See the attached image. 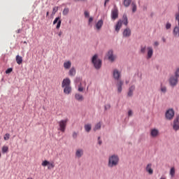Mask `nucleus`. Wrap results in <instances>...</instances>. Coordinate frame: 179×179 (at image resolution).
Listing matches in <instances>:
<instances>
[{"label":"nucleus","mask_w":179,"mask_h":179,"mask_svg":"<svg viewBox=\"0 0 179 179\" xmlns=\"http://www.w3.org/2000/svg\"><path fill=\"white\" fill-rule=\"evenodd\" d=\"M103 20H99L96 24V27L97 30H100L101 27H103Z\"/></svg>","instance_id":"nucleus-21"},{"label":"nucleus","mask_w":179,"mask_h":179,"mask_svg":"<svg viewBox=\"0 0 179 179\" xmlns=\"http://www.w3.org/2000/svg\"><path fill=\"white\" fill-rule=\"evenodd\" d=\"M75 99L78 101H83V100H84L83 96L80 94H76Z\"/></svg>","instance_id":"nucleus-24"},{"label":"nucleus","mask_w":179,"mask_h":179,"mask_svg":"<svg viewBox=\"0 0 179 179\" xmlns=\"http://www.w3.org/2000/svg\"><path fill=\"white\" fill-rule=\"evenodd\" d=\"M173 36L179 37V26H176L173 29Z\"/></svg>","instance_id":"nucleus-22"},{"label":"nucleus","mask_w":179,"mask_h":179,"mask_svg":"<svg viewBox=\"0 0 179 179\" xmlns=\"http://www.w3.org/2000/svg\"><path fill=\"white\" fill-rule=\"evenodd\" d=\"M175 20H176V22H178L179 27V12L175 14Z\"/></svg>","instance_id":"nucleus-33"},{"label":"nucleus","mask_w":179,"mask_h":179,"mask_svg":"<svg viewBox=\"0 0 179 179\" xmlns=\"http://www.w3.org/2000/svg\"><path fill=\"white\" fill-rule=\"evenodd\" d=\"M162 41H163L164 43H166V38H165L164 37H162Z\"/></svg>","instance_id":"nucleus-54"},{"label":"nucleus","mask_w":179,"mask_h":179,"mask_svg":"<svg viewBox=\"0 0 179 179\" xmlns=\"http://www.w3.org/2000/svg\"><path fill=\"white\" fill-rule=\"evenodd\" d=\"M140 52L141 54H145L146 52V46H141Z\"/></svg>","instance_id":"nucleus-32"},{"label":"nucleus","mask_w":179,"mask_h":179,"mask_svg":"<svg viewBox=\"0 0 179 179\" xmlns=\"http://www.w3.org/2000/svg\"><path fill=\"white\" fill-rule=\"evenodd\" d=\"M69 85H71V80L68 79V93H69L71 90V86H69Z\"/></svg>","instance_id":"nucleus-37"},{"label":"nucleus","mask_w":179,"mask_h":179,"mask_svg":"<svg viewBox=\"0 0 179 179\" xmlns=\"http://www.w3.org/2000/svg\"><path fill=\"white\" fill-rule=\"evenodd\" d=\"M120 163V157L117 155H113L109 157L108 162V167L113 169V167H117V165Z\"/></svg>","instance_id":"nucleus-3"},{"label":"nucleus","mask_w":179,"mask_h":179,"mask_svg":"<svg viewBox=\"0 0 179 179\" xmlns=\"http://www.w3.org/2000/svg\"><path fill=\"white\" fill-rule=\"evenodd\" d=\"M41 166H43V167L48 166V170H51V169H54V167H55V164H54V162H50L48 160L43 161Z\"/></svg>","instance_id":"nucleus-5"},{"label":"nucleus","mask_w":179,"mask_h":179,"mask_svg":"<svg viewBox=\"0 0 179 179\" xmlns=\"http://www.w3.org/2000/svg\"><path fill=\"white\" fill-rule=\"evenodd\" d=\"M154 45H155L156 47H157V45H159V42L156 41L154 43Z\"/></svg>","instance_id":"nucleus-51"},{"label":"nucleus","mask_w":179,"mask_h":179,"mask_svg":"<svg viewBox=\"0 0 179 179\" xmlns=\"http://www.w3.org/2000/svg\"><path fill=\"white\" fill-rule=\"evenodd\" d=\"M161 92L166 93V92H167V87H166V86H161Z\"/></svg>","instance_id":"nucleus-34"},{"label":"nucleus","mask_w":179,"mask_h":179,"mask_svg":"<svg viewBox=\"0 0 179 179\" xmlns=\"http://www.w3.org/2000/svg\"><path fill=\"white\" fill-rule=\"evenodd\" d=\"M64 66L65 69H68V62H64Z\"/></svg>","instance_id":"nucleus-46"},{"label":"nucleus","mask_w":179,"mask_h":179,"mask_svg":"<svg viewBox=\"0 0 179 179\" xmlns=\"http://www.w3.org/2000/svg\"><path fill=\"white\" fill-rule=\"evenodd\" d=\"M24 44H27V42H26V41H24Z\"/></svg>","instance_id":"nucleus-60"},{"label":"nucleus","mask_w":179,"mask_h":179,"mask_svg":"<svg viewBox=\"0 0 179 179\" xmlns=\"http://www.w3.org/2000/svg\"><path fill=\"white\" fill-rule=\"evenodd\" d=\"M122 22L124 26H128V16L127 14H123Z\"/></svg>","instance_id":"nucleus-19"},{"label":"nucleus","mask_w":179,"mask_h":179,"mask_svg":"<svg viewBox=\"0 0 179 179\" xmlns=\"http://www.w3.org/2000/svg\"><path fill=\"white\" fill-rule=\"evenodd\" d=\"M84 128L87 132H90V131H92V124H85Z\"/></svg>","instance_id":"nucleus-28"},{"label":"nucleus","mask_w":179,"mask_h":179,"mask_svg":"<svg viewBox=\"0 0 179 179\" xmlns=\"http://www.w3.org/2000/svg\"><path fill=\"white\" fill-rule=\"evenodd\" d=\"M59 36H61V34H59Z\"/></svg>","instance_id":"nucleus-62"},{"label":"nucleus","mask_w":179,"mask_h":179,"mask_svg":"<svg viewBox=\"0 0 179 179\" xmlns=\"http://www.w3.org/2000/svg\"><path fill=\"white\" fill-rule=\"evenodd\" d=\"M110 0H105V2H104V6H107V2H109Z\"/></svg>","instance_id":"nucleus-49"},{"label":"nucleus","mask_w":179,"mask_h":179,"mask_svg":"<svg viewBox=\"0 0 179 179\" xmlns=\"http://www.w3.org/2000/svg\"><path fill=\"white\" fill-rule=\"evenodd\" d=\"M110 108H111V105L110 104L105 105L104 106L105 111H107V110H110Z\"/></svg>","instance_id":"nucleus-38"},{"label":"nucleus","mask_w":179,"mask_h":179,"mask_svg":"<svg viewBox=\"0 0 179 179\" xmlns=\"http://www.w3.org/2000/svg\"><path fill=\"white\" fill-rule=\"evenodd\" d=\"M1 150L3 153H6L9 150V148L8 146H3Z\"/></svg>","instance_id":"nucleus-31"},{"label":"nucleus","mask_w":179,"mask_h":179,"mask_svg":"<svg viewBox=\"0 0 179 179\" xmlns=\"http://www.w3.org/2000/svg\"><path fill=\"white\" fill-rule=\"evenodd\" d=\"M94 131L96 132V131H99L101 129V122H98L96 124H95V127H94Z\"/></svg>","instance_id":"nucleus-25"},{"label":"nucleus","mask_w":179,"mask_h":179,"mask_svg":"<svg viewBox=\"0 0 179 179\" xmlns=\"http://www.w3.org/2000/svg\"><path fill=\"white\" fill-rule=\"evenodd\" d=\"M130 36H131V29L127 27L123 31V37H130Z\"/></svg>","instance_id":"nucleus-17"},{"label":"nucleus","mask_w":179,"mask_h":179,"mask_svg":"<svg viewBox=\"0 0 179 179\" xmlns=\"http://www.w3.org/2000/svg\"><path fill=\"white\" fill-rule=\"evenodd\" d=\"M59 131L65 132V128H66V120H62L59 122Z\"/></svg>","instance_id":"nucleus-11"},{"label":"nucleus","mask_w":179,"mask_h":179,"mask_svg":"<svg viewBox=\"0 0 179 179\" xmlns=\"http://www.w3.org/2000/svg\"><path fill=\"white\" fill-rule=\"evenodd\" d=\"M91 63L92 64L94 68L99 71V69H101L103 65V61L101 59H99V55L95 54L92 56L91 59Z\"/></svg>","instance_id":"nucleus-2"},{"label":"nucleus","mask_w":179,"mask_h":179,"mask_svg":"<svg viewBox=\"0 0 179 179\" xmlns=\"http://www.w3.org/2000/svg\"><path fill=\"white\" fill-rule=\"evenodd\" d=\"M78 92H83V87H82V83H80V85L78 86Z\"/></svg>","instance_id":"nucleus-40"},{"label":"nucleus","mask_w":179,"mask_h":179,"mask_svg":"<svg viewBox=\"0 0 179 179\" xmlns=\"http://www.w3.org/2000/svg\"><path fill=\"white\" fill-rule=\"evenodd\" d=\"M111 19L112 20H116V19H118V8L115 6L111 11Z\"/></svg>","instance_id":"nucleus-8"},{"label":"nucleus","mask_w":179,"mask_h":179,"mask_svg":"<svg viewBox=\"0 0 179 179\" xmlns=\"http://www.w3.org/2000/svg\"><path fill=\"white\" fill-rule=\"evenodd\" d=\"M73 138H74V139H76V138H78V133L73 132Z\"/></svg>","instance_id":"nucleus-45"},{"label":"nucleus","mask_w":179,"mask_h":179,"mask_svg":"<svg viewBox=\"0 0 179 179\" xmlns=\"http://www.w3.org/2000/svg\"><path fill=\"white\" fill-rule=\"evenodd\" d=\"M150 136L152 138H156L157 136H159V130L157 129H151Z\"/></svg>","instance_id":"nucleus-16"},{"label":"nucleus","mask_w":179,"mask_h":179,"mask_svg":"<svg viewBox=\"0 0 179 179\" xmlns=\"http://www.w3.org/2000/svg\"><path fill=\"white\" fill-rule=\"evenodd\" d=\"M132 2V0H124L123 5L125 6V8H128L129 5H131V3Z\"/></svg>","instance_id":"nucleus-27"},{"label":"nucleus","mask_w":179,"mask_h":179,"mask_svg":"<svg viewBox=\"0 0 179 179\" xmlns=\"http://www.w3.org/2000/svg\"><path fill=\"white\" fill-rule=\"evenodd\" d=\"M9 138H10V134H6L4 135V141H8Z\"/></svg>","instance_id":"nucleus-35"},{"label":"nucleus","mask_w":179,"mask_h":179,"mask_svg":"<svg viewBox=\"0 0 179 179\" xmlns=\"http://www.w3.org/2000/svg\"><path fill=\"white\" fill-rule=\"evenodd\" d=\"M15 59H16V62H17V64H18V65H20L22 64V62H23V58L20 55H17Z\"/></svg>","instance_id":"nucleus-26"},{"label":"nucleus","mask_w":179,"mask_h":179,"mask_svg":"<svg viewBox=\"0 0 179 179\" xmlns=\"http://www.w3.org/2000/svg\"><path fill=\"white\" fill-rule=\"evenodd\" d=\"M173 129L174 131H179V115L173 120Z\"/></svg>","instance_id":"nucleus-9"},{"label":"nucleus","mask_w":179,"mask_h":179,"mask_svg":"<svg viewBox=\"0 0 179 179\" xmlns=\"http://www.w3.org/2000/svg\"><path fill=\"white\" fill-rule=\"evenodd\" d=\"M166 30H169V29H171V24L170 22L166 23Z\"/></svg>","instance_id":"nucleus-39"},{"label":"nucleus","mask_w":179,"mask_h":179,"mask_svg":"<svg viewBox=\"0 0 179 179\" xmlns=\"http://www.w3.org/2000/svg\"><path fill=\"white\" fill-rule=\"evenodd\" d=\"M48 15H50V12L48 11V12L46 13V16H48Z\"/></svg>","instance_id":"nucleus-55"},{"label":"nucleus","mask_w":179,"mask_h":179,"mask_svg":"<svg viewBox=\"0 0 179 179\" xmlns=\"http://www.w3.org/2000/svg\"><path fill=\"white\" fill-rule=\"evenodd\" d=\"M82 78H80V77H76L74 82L75 83H79V82H81Z\"/></svg>","instance_id":"nucleus-36"},{"label":"nucleus","mask_w":179,"mask_h":179,"mask_svg":"<svg viewBox=\"0 0 179 179\" xmlns=\"http://www.w3.org/2000/svg\"><path fill=\"white\" fill-rule=\"evenodd\" d=\"M13 71V69L12 68H9L6 71V73H10V72H12Z\"/></svg>","instance_id":"nucleus-44"},{"label":"nucleus","mask_w":179,"mask_h":179,"mask_svg":"<svg viewBox=\"0 0 179 179\" xmlns=\"http://www.w3.org/2000/svg\"><path fill=\"white\" fill-rule=\"evenodd\" d=\"M98 143H99V145H101V144L103 143V141H101V140H99V141H98Z\"/></svg>","instance_id":"nucleus-53"},{"label":"nucleus","mask_w":179,"mask_h":179,"mask_svg":"<svg viewBox=\"0 0 179 179\" xmlns=\"http://www.w3.org/2000/svg\"><path fill=\"white\" fill-rule=\"evenodd\" d=\"M174 114L175 113L173 108L169 109L168 110H166L165 113V117L166 120H169V121H171V120H173V118H174Z\"/></svg>","instance_id":"nucleus-6"},{"label":"nucleus","mask_w":179,"mask_h":179,"mask_svg":"<svg viewBox=\"0 0 179 179\" xmlns=\"http://www.w3.org/2000/svg\"><path fill=\"white\" fill-rule=\"evenodd\" d=\"M98 141H101V140H100V136L98 137Z\"/></svg>","instance_id":"nucleus-58"},{"label":"nucleus","mask_w":179,"mask_h":179,"mask_svg":"<svg viewBox=\"0 0 179 179\" xmlns=\"http://www.w3.org/2000/svg\"><path fill=\"white\" fill-rule=\"evenodd\" d=\"M57 11H58V7L53 8L52 14L55 15V13H57Z\"/></svg>","instance_id":"nucleus-41"},{"label":"nucleus","mask_w":179,"mask_h":179,"mask_svg":"<svg viewBox=\"0 0 179 179\" xmlns=\"http://www.w3.org/2000/svg\"><path fill=\"white\" fill-rule=\"evenodd\" d=\"M135 85H131L129 87L128 92H127V97H132L134 96V92H135Z\"/></svg>","instance_id":"nucleus-12"},{"label":"nucleus","mask_w":179,"mask_h":179,"mask_svg":"<svg viewBox=\"0 0 179 179\" xmlns=\"http://www.w3.org/2000/svg\"><path fill=\"white\" fill-rule=\"evenodd\" d=\"M85 17H90V14L87 11L84 12Z\"/></svg>","instance_id":"nucleus-42"},{"label":"nucleus","mask_w":179,"mask_h":179,"mask_svg":"<svg viewBox=\"0 0 179 179\" xmlns=\"http://www.w3.org/2000/svg\"><path fill=\"white\" fill-rule=\"evenodd\" d=\"M106 55L108 59L110 61V62H114V61H115V56H114V51L113 50H108Z\"/></svg>","instance_id":"nucleus-7"},{"label":"nucleus","mask_w":179,"mask_h":179,"mask_svg":"<svg viewBox=\"0 0 179 179\" xmlns=\"http://www.w3.org/2000/svg\"><path fill=\"white\" fill-rule=\"evenodd\" d=\"M145 171H147V173H148V174H150V176H152V174H153V169H152V164H148L147 165V166L145 167Z\"/></svg>","instance_id":"nucleus-18"},{"label":"nucleus","mask_w":179,"mask_h":179,"mask_svg":"<svg viewBox=\"0 0 179 179\" xmlns=\"http://www.w3.org/2000/svg\"><path fill=\"white\" fill-rule=\"evenodd\" d=\"M147 50H148L147 59H150V58L153 57V48L148 47Z\"/></svg>","instance_id":"nucleus-14"},{"label":"nucleus","mask_w":179,"mask_h":179,"mask_svg":"<svg viewBox=\"0 0 179 179\" xmlns=\"http://www.w3.org/2000/svg\"><path fill=\"white\" fill-rule=\"evenodd\" d=\"M92 22H93V18H92V17H90V19H89L88 22H89V24H90V23H92Z\"/></svg>","instance_id":"nucleus-48"},{"label":"nucleus","mask_w":179,"mask_h":179,"mask_svg":"<svg viewBox=\"0 0 179 179\" xmlns=\"http://www.w3.org/2000/svg\"><path fill=\"white\" fill-rule=\"evenodd\" d=\"M143 10H148V7H146V6H143Z\"/></svg>","instance_id":"nucleus-52"},{"label":"nucleus","mask_w":179,"mask_h":179,"mask_svg":"<svg viewBox=\"0 0 179 179\" xmlns=\"http://www.w3.org/2000/svg\"><path fill=\"white\" fill-rule=\"evenodd\" d=\"M113 76L115 80H117L116 83L117 93L120 94L122 92V86H124V81L121 79V72H120L117 69H114L113 73Z\"/></svg>","instance_id":"nucleus-1"},{"label":"nucleus","mask_w":179,"mask_h":179,"mask_svg":"<svg viewBox=\"0 0 179 179\" xmlns=\"http://www.w3.org/2000/svg\"><path fill=\"white\" fill-rule=\"evenodd\" d=\"M175 76H176L177 78H179V68L176 69L175 72Z\"/></svg>","instance_id":"nucleus-43"},{"label":"nucleus","mask_w":179,"mask_h":179,"mask_svg":"<svg viewBox=\"0 0 179 179\" xmlns=\"http://www.w3.org/2000/svg\"><path fill=\"white\" fill-rule=\"evenodd\" d=\"M178 84V77H176V76H172L169 78V85L171 86V87H176L177 85Z\"/></svg>","instance_id":"nucleus-4"},{"label":"nucleus","mask_w":179,"mask_h":179,"mask_svg":"<svg viewBox=\"0 0 179 179\" xmlns=\"http://www.w3.org/2000/svg\"><path fill=\"white\" fill-rule=\"evenodd\" d=\"M71 62H68V68L70 69L71 68Z\"/></svg>","instance_id":"nucleus-50"},{"label":"nucleus","mask_w":179,"mask_h":179,"mask_svg":"<svg viewBox=\"0 0 179 179\" xmlns=\"http://www.w3.org/2000/svg\"><path fill=\"white\" fill-rule=\"evenodd\" d=\"M76 156L78 159H80V157L82 156H83V150H82V149L77 150L76 152Z\"/></svg>","instance_id":"nucleus-20"},{"label":"nucleus","mask_w":179,"mask_h":179,"mask_svg":"<svg viewBox=\"0 0 179 179\" xmlns=\"http://www.w3.org/2000/svg\"><path fill=\"white\" fill-rule=\"evenodd\" d=\"M62 87L64 89V93L68 94V78H64L62 83Z\"/></svg>","instance_id":"nucleus-10"},{"label":"nucleus","mask_w":179,"mask_h":179,"mask_svg":"<svg viewBox=\"0 0 179 179\" xmlns=\"http://www.w3.org/2000/svg\"><path fill=\"white\" fill-rule=\"evenodd\" d=\"M27 179H33V178H28Z\"/></svg>","instance_id":"nucleus-61"},{"label":"nucleus","mask_w":179,"mask_h":179,"mask_svg":"<svg viewBox=\"0 0 179 179\" xmlns=\"http://www.w3.org/2000/svg\"><path fill=\"white\" fill-rule=\"evenodd\" d=\"M121 27H122V20H119L115 27V31L118 33L121 30Z\"/></svg>","instance_id":"nucleus-13"},{"label":"nucleus","mask_w":179,"mask_h":179,"mask_svg":"<svg viewBox=\"0 0 179 179\" xmlns=\"http://www.w3.org/2000/svg\"><path fill=\"white\" fill-rule=\"evenodd\" d=\"M131 6H132V12H133V13H135V12H136V3L133 2L131 3Z\"/></svg>","instance_id":"nucleus-30"},{"label":"nucleus","mask_w":179,"mask_h":179,"mask_svg":"<svg viewBox=\"0 0 179 179\" xmlns=\"http://www.w3.org/2000/svg\"><path fill=\"white\" fill-rule=\"evenodd\" d=\"M74 1H85V0H74Z\"/></svg>","instance_id":"nucleus-59"},{"label":"nucleus","mask_w":179,"mask_h":179,"mask_svg":"<svg viewBox=\"0 0 179 179\" xmlns=\"http://www.w3.org/2000/svg\"><path fill=\"white\" fill-rule=\"evenodd\" d=\"M159 179H166V177H161Z\"/></svg>","instance_id":"nucleus-56"},{"label":"nucleus","mask_w":179,"mask_h":179,"mask_svg":"<svg viewBox=\"0 0 179 179\" xmlns=\"http://www.w3.org/2000/svg\"><path fill=\"white\" fill-rule=\"evenodd\" d=\"M128 83H129V81L126 80V85H128Z\"/></svg>","instance_id":"nucleus-57"},{"label":"nucleus","mask_w":179,"mask_h":179,"mask_svg":"<svg viewBox=\"0 0 179 179\" xmlns=\"http://www.w3.org/2000/svg\"><path fill=\"white\" fill-rule=\"evenodd\" d=\"M128 115H129V117L132 116V110H129L128 111Z\"/></svg>","instance_id":"nucleus-47"},{"label":"nucleus","mask_w":179,"mask_h":179,"mask_svg":"<svg viewBox=\"0 0 179 179\" xmlns=\"http://www.w3.org/2000/svg\"><path fill=\"white\" fill-rule=\"evenodd\" d=\"M61 18H59V17H57L55 19V20L53 21V24H57L56 26V29H59V27H61Z\"/></svg>","instance_id":"nucleus-15"},{"label":"nucleus","mask_w":179,"mask_h":179,"mask_svg":"<svg viewBox=\"0 0 179 179\" xmlns=\"http://www.w3.org/2000/svg\"><path fill=\"white\" fill-rule=\"evenodd\" d=\"M0 157H1V153H0Z\"/></svg>","instance_id":"nucleus-63"},{"label":"nucleus","mask_w":179,"mask_h":179,"mask_svg":"<svg viewBox=\"0 0 179 179\" xmlns=\"http://www.w3.org/2000/svg\"><path fill=\"white\" fill-rule=\"evenodd\" d=\"M170 175L171 176V177H174V176H176V169H174V167L171 169Z\"/></svg>","instance_id":"nucleus-29"},{"label":"nucleus","mask_w":179,"mask_h":179,"mask_svg":"<svg viewBox=\"0 0 179 179\" xmlns=\"http://www.w3.org/2000/svg\"><path fill=\"white\" fill-rule=\"evenodd\" d=\"M69 75L70 76H75V75H76V69H75V67H72L69 71Z\"/></svg>","instance_id":"nucleus-23"}]
</instances>
